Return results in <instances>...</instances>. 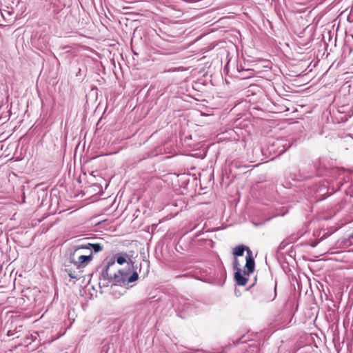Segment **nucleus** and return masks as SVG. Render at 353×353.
<instances>
[{
    "mask_svg": "<svg viewBox=\"0 0 353 353\" xmlns=\"http://www.w3.org/2000/svg\"><path fill=\"white\" fill-rule=\"evenodd\" d=\"M85 250L83 245L74 246L69 250L68 261L77 268L85 267L92 259V252L84 254L82 250Z\"/></svg>",
    "mask_w": 353,
    "mask_h": 353,
    "instance_id": "nucleus-1",
    "label": "nucleus"
},
{
    "mask_svg": "<svg viewBox=\"0 0 353 353\" xmlns=\"http://www.w3.org/2000/svg\"><path fill=\"white\" fill-rule=\"evenodd\" d=\"M128 270H119L114 274V281L116 283H129L137 281L139 278L138 273L134 271L133 263H128Z\"/></svg>",
    "mask_w": 353,
    "mask_h": 353,
    "instance_id": "nucleus-2",
    "label": "nucleus"
},
{
    "mask_svg": "<svg viewBox=\"0 0 353 353\" xmlns=\"http://www.w3.org/2000/svg\"><path fill=\"white\" fill-rule=\"evenodd\" d=\"M255 262L252 257V252L250 249H248V256H246V263L245 268L247 270H244L243 273L245 275H250L254 270Z\"/></svg>",
    "mask_w": 353,
    "mask_h": 353,
    "instance_id": "nucleus-3",
    "label": "nucleus"
},
{
    "mask_svg": "<svg viewBox=\"0 0 353 353\" xmlns=\"http://www.w3.org/2000/svg\"><path fill=\"white\" fill-rule=\"evenodd\" d=\"M234 279L236 284L241 286L245 285L248 281V278L242 275L241 270H237V271H235Z\"/></svg>",
    "mask_w": 353,
    "mask_h": 353,
    "instance_id": "nucleus-4",
    "label": "nucleus"
},
{
    "mask_svg": "<svg viewBox=\"0 0 353 353\" xmlns=\"http://www.w3.org/2000/svg\"><path fill=\"white\" fill-rule=\"evenodd\" d=\"M114 263H108L106 268L102 271L101 276L104 280H107L109 282L114 281V274H109L110 266L113 265Z\"/></svg>",
    "mask_w": 353,
    "mask_h": 353,
    "instance_id": "nucleus-5",
    "label": "nucleus"
},
{
    "mask_svg": "<svg viewBox=\"0 0 353 353\" xmlns=\"http://www.w3.org/2000/svg\"><path fill=\"white\" fill-rule=\"evenodd\" d=\"M83 247L85 250H89L90 252H92L91 248L93 249L94 252H98L103 250V247L99 243H88L86 245H83Z\"/></svg>",
    "mask_w": 353,
    "mask_h": 353,
    "instance_id": "nucleus-6",
    "label": "nucleus"
},
{
    "mask_svg": "<svg viewBox=\"0 0 353 353\" xmlns=\"http://www.w3.org/2000/svg\"><path fill=\"white\" fill-rule=\"evenodd\" d=\"M248 249L250 248L245 245H238L234 249L233 254L235 256H241L243 254L245 250L248 254Z\"/></svg>",
    "mask_w": 353,
    "mask_h": 353,
    "instance_id": "nucleus-7",
    "label": "nucleus"
},
{
    "mask_svg": "<svg viewBox=\"0 0 353 353\" xmlns=\"http://www.w3.org/2000/svg\"><path fill=\"white\" fill-rule=\"evenodd\" d=\"M65 271L66 272H68V275L71 278V279H77V275L75 274V272H72L70 270H68L66 268L67 267V265L65 264Z\"/></svg>",
    "mask_w": 353,
    "mask_h": 353,
    "instance_id": "nucleus-8",
    "label": "nucleus"
},
{
    "mask_svg": "<svg viewBox=\"0 0 353 353\" xmlns=\"http://www.w3.org/2000/svg\"><path fill=\"white\" fill-rule=\"evenodd\" d=\"M233 265H234V269L235 271H237V270H241L240 268V264L239 263V261L237 259H234V261L233 262Z\"/></svg>",
    "mask_w": 353,
    "mask_h": 353,
    "instance_id": "nucleus-9",
    "label": "nucleus"
},
{
    "mask_svg": "<svg viewBox=\"0 0 353 353\" xmlns=\"http://www.w3.org/2000/svg\"><path fill=\"white\" fill-rule=\"evenodd\" d=\"M117 262L119 264V265H123L124 263L126 262V260H125V258L123 257V256H118L117 259Z\"/></svg>",
    "mask_w": 353,
    "mask_h": 353,
    "instance_id": "nucleus-10",
    "label": "nucleus"
},
{
    "mask_svg": "<svg viewBox=\"0 0 353 353\" xmlns=\"http://www.w3.org/2000/svg\"><path fill=\"white\" fill-rule=\"evenodd\" d=\"M190 307H191L190 303H186L184 304L183 310H185V311L188 312L190 310Z\"/></svg>",
    "mask_w": 353,
    "mask_h": 353,
    "instance_id": "nucleus-11",
    "label": "nucleus"
},
{
    "mask_svg": "<svg viewBox=\"0 0 353 353\" xmlns=\"http://www.w3.org/2000/svg\"><path fill=\"white\" fill-rule=\"evenodd\" d=\"M7 334H8V336H12L14 334V333L12 330H9V331H8Z\"/></svg>",
    "mask_w": 353,
    "mask_h": 353,
    "instance_id": "nucleus-12",
    "label": "nucleus"
},
{
    "mask_svg": "<svg viewBox=\"0 0 353 353\" xmlns=\"http://www.w3.org/2000/svg\"><path fill=\"white\" fill-rule=\"evenodd\" d=\"M284 248V245L283 243H281L279 246V249L281 250V249H283Z\"/></svg>",
    "mask_w": 353,
    "mask_h": 353,
    "instance_id": "nucleus-13",
    "label": "nucleus"
},
{
    "mask_svg": "<svg viewBox=\"0 0 353 353\" xmlns=\"http://www.w3.org/2000/svg\"><path fill=\"white\" fill-rule=\"evenodd\" d=\"M339 172H340L339 174L341 175V174L343 172V170H339Z\"/></svg>",
    "mask_w": 353,
    "mask_h": 353,
    "instance_id": "nucleus-14",
    "label": "nucleus"
}]
</instances>
